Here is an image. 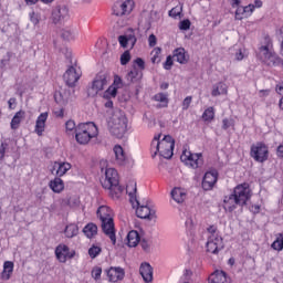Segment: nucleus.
<instances>
[{
	"instance_id": "obj_1",
	"label": "nucleus",
	"mask_w": 283,
	"mask_h": 283,
	"mask_svg": "<svg viewBox=\"0 0 283 283\" xmlns=\"http://www.w3.org/2000/svg\"><path fill=\"white\" fill-rule=\"evenodd\" d=\"M107 114V127L108 132L115 138H123L127 133V116L120 108L108 109Z\"/></svg>"
},
{
	"instance_id": "obj_2",
	"label": "nucleus",
	"mask_w": 283,
	"mask_h": 283,
	"mask_svg": "<svg viewBox=\"0 0 283 283\" xmlns=\"http://www.w3.org/2000/svg\"><path fill=\"white\" fill-rule=\"evenodd\" d=\"M249 200H251V188H249V184H241L234 188L230 196L224 197L223 202L231 213L235 211L237 207H247Z\"/></svg>"
},
{
	"instance_id": "obj_3",
	"label": "nucleus",
	"mask_w": 283,
	"mask_h": 283,
	"mask_svg": "<svg viewBox=\"0 0 283 283\" xmlns=\"http://www.w3.org/2000/svg\"><path fill=\"white\" fill-rule=\"evenodd\" d=\"M101 182L104 189H108L112 198H120V193L125 191V188L119 184L118 171L114 168L104 170Z\"/></svg>"
},
{
	"instance_id": "obj_4",
	"label": "nucleus",
	"mask_w": 283,
	"mask_h": 283,
	"mask_svg": "<svg viewBox=\"0 0 283 283\" xmlns=\"http://www.w3.org/2000/svg\"><path fill=\"white\" fill-rule=\"evenodd\" d=\"M97 217L102 222V231L109 238L113 244H116V229L114 228V218H112V209L107 206H101L97 209Z\"/></svg>"
},
{
	"instance_id": "obj_5",
	"label": "nucleus",
	"mask_w": 283,
	"mask_h": 283,
	"mask_svg": "<svg viewBox=\"0 0 283 283\" xmlns=\"http://www.w3.org/2000/svg\"><path fill=\"white\" fill-rule=\"evenodd\" d=\"M96 136H98V128L92 122L80 124L75 128V139L80 145H87Z\"/></svg>"
},
{
	"instance_id": "obj_6",
	"label": "nucleus",
	"mask_w": 283,
	"mask_h": 283,
	"mask_svg": "<svg viewBox=\"0 0 283 283\" xmlns=\"http://www.w3.org/2000/svg\"><path fill=\"white\" fill-rule=\"evenodd\" d=\"M111 81L109 73L99 72L92 82V85L87 88V96L94 98L99 92H103L107 87Z\"/></svg>"
},
{
	"instance_id": "obj_7",
	"label": "nucleus",
	"mask_w": 283,
	"mask_h": 283,
	"mask_svg": "<svg viewBox=\"0 0 283 283\" xmlns=\"http://www.w3.org/2000/svg\"><path fill=\"white\" fill-rule=\"evenodd\" d=\"M128 196L130 198L132 205H134V202H136L137 205V209H136L137 218H140L142 220H154V218H156V210L151 209L149 205L146 203L140 206V201H138V199L134 197V192H129Z\"/></svg>"
},
{
	"instance_id": "obj_8",
	"label": "nucleus",
	"mask_w": 283,
	"mask_h": 283,
	"mask_svg": "<svg viewBox=\"0 0 283 283\" xmlns=\"http://www.w3.org/2000/svg\"><path fill=\"white\" fill-rule=\"evenodd\" d=\"M250 156L256 163H266L269 160V146L262 142L253 144L250 148Z\"/></svg>"
},
{
	"instance_id": "obj_9",
	"label": "nucleus",
	"mask_w": 283,
	"mask_h": 283,
	"mask_svg": "<svg viewBox=\"0 0 283 283\" xmlns=\"http://www.w3.org/2000/svg\"><path fill=\"white\" fill-rule=\"evenodd\" d=\"M259 50L263 54L264 61L268 63L269 67H282V57H280L277 53L270 51L269 45H263Z\"/></svg>"
},
{
	"instance_id": "obj_10",
	"label": "nucleus",
	"mask_w": 283,
	"mask_h": 283,
	"mask_svg": "<svg viewBox=\"0 0 283 283\" xmlns=\"http://www.w3.org/2000/svg\"><path fill=\"white\" fill-rule=\"evenodd\" d=\"M202 154H191V151L184 150L180 156L181 163H185L188 167L192 169H198L202 165Z\"/></svg>"
},
{
	"instance_id": "obj_11",
	"label": "nucleus",
	"mask_w": 283,
	"mask_h": 283,
	"mask_svg": "<svg viewBox=\"0 0 283 283\" xmlns=\"http://www.w3.org/2000/svg\"><path fill=\"white\" fill-rule=\"evenodd\" d=\"M134 6V0H126L122 4L116 3L113 7V14H115V17H127L132 14Z\"/></svg>"
},
{
	"instance_id": "obj_12",
	"label": "nucleus",
	"mask_w": 283,
	"mask_h": 283,
	"mask_svg": "<svg viewBox=\"0 0 283 283\" xmlns=\"http://www.w3.org/2000/svg\"><path fill=\"white\" fill-rule=\"evenodd\" d=\"M216 182H218V170L207 171L201 184L203 191H211L216 187Z\"/></svg>"
},
{
	"instance_id": "obj_13",
	"label": "nucleus",
	"mask_w": 283,
	"mask_h": 283,
	"mask_svg": "<svg viewBox=\"0 0 283 283\" xmlns=\"http://www.w3.org/2000/svg\"><path fill=\"white\" fill-rule=\"evenodd\" d=\"M206 249L208 253H212L213 255H218L222 249H224V240L222 237H216L214 239H209Z\"/></svg>"
},
{
	"instance_id": "obj_14",
	"label": "nucleus",
	"mask_w": 283,
	"mask_h": 283,
	"mask_svg": "<svg viewBox=\"0 0 283 283\" xmlns=\"http://www.w3.org/2000/svg\"><path fill=\"white\" fill-rule=\"evenodd\" d=\"M55 255L56 259L59 260V262H67V258L69 260H72V258H74V255H76V252L72 251L70 252V247L65 245V244H60L56 247L55 249Z\"/></svg>"
},
{
	"instance_id": "obj_15",
	"label": "nucleus",
	"mask_w": 283,
	"mask_h": 283,
	"mask_svg": "<svg viewBox=\"0 0 283 283\" xmlns=\"http://www.w3.org/2000/svg\"><path fill=\"white\" fill-rule=\"evenodd\" d=\"M70 17V10L66 6H57L52 10L51 19L53 23H61V21H64V19H67Z\"/></svg>"
},
{
	"instance_id": "obj_16",
	"label": "nucleus",
	"mask_w": 283,
	"mask_h": 283,
	"mask_svg": "<svg viewBox=\"0 0 283 283\" xmlns=\"http://www.w3.org/2000/svg\"><path fill=\"white\" fill-rule=\"evenodd\" d=\"M63 78L67 87H75L76 83H78V78H81V75L76 73V69L74 66H70L64 73Z\"/></svg>"
},
{
	"instance_id": "obj_17",
	"label": "nucleus",
	"mask_w": 283,
	"mask_h": 283,
	"mask_svg": "<svg viewBox=\"0 0 283 283\" xmlns=\"http://www.w3.org/2000/svg\"><path fill=\"white\" fill-rule=\"evenodd\" d=\"M106 275L109 282H120V280L125 279V270L120 266H112L106 270Z\"/></svg>"
},
{
	"instance_id": "obj_18",
	"label": "nucleus",
	"mask_w": 283,
	"mask_h": 283,
	"mask_svg": "<svg viewBox=\"0 0 283 283\" xmlns=\"http://www.w3.org/2000/svg\"><path fill=\"white\" fill-rule=\"evenodd\" d=\"M122 83H123V80L118 75H116L113 84L104 92L103 97L116 98V95L118 94V87H120Z\"/></svg>"
},
{
	"instance_id": "obj_19",
	"label": "nucleus",
	"mask_w": 283,
	"mask_h": 283,
	"mask_svg": "<svg viewBox=\"0 0 283 283\" xmlns=\"http://www.w3.org/2000/svg\"><path fill=\"white\" fill-rule=\"evenodd\" d=\"M139 273L144 280V282L149 283L154 281V268L151 264L144 262L139 266Z\"/></svg>"
},
{
	"instance_id": "obj_20",
	"label": "nucleus",
	"mask_w": 283,
	"mask_h": 283,
	"mask_svg": "<svg viewBox=\"0 0 283 283\" xmlns=\"http://www.w3.org/2000/svg\"><path fill=\"white\" fill-rule=\"evenodd\" d=\"M174 61H177V63H180V65H187L189 63V55H187V52L184 48H178L172 53Z\"/></svg>"
},
{
	"instance_id": "obj_21",
	"label": "nucleus",
	"mask_w": 283,
	"mask_h": 283,
	"mask_svg": "<svg viewBox=\"0 0 283 283\" xmlns=\"http://www.w3.org/2000/svg\"><path fill=\"white\" fill-rule=\"evenodd\" d=\"M71 169H72V165L70 163L55 161L53 166V171L56 170L55 176H57L59 178H61V176H65L67 171H70Z\"/></svg>"
},
{
	"instance_id": "obj_22",
	"label": "nucleus",
	"mask_w": 283,
	"mask_h": 283,
	"mask_svg": "<svg viewBox=\"0 0 283 283\" xmlns=\"http://www.w3.org/2000/svg\"><path fill=\"white\" fill-rule=\"evenodd\" d=\"M209 283H231V279L227 277L224 271H216L210 275Z\"/></svg>"
},
{
	"instance_id": "obj_23",
	"label": "nucleus",
	"mask_w": 283,
	"mask_h": 283,
	"mask_svg": "<svg viewBox=\"0 0 283 283\" xmlns=\"http://www.w3.org/2000/svg\"><path fill=\"white\" fill-rule=\"evenodd\" d=\"M46 120H48V113H41L35 122V134H38V136H43V132H45Z\"/></svg>"
},
{
	"instance_id": "obj_24",
	"label": "nucleus",
	"mask_w": 283,
	"mask_h": 283,
	"mask_svg": "<svg viewBox=\"0 0 283 283\" xmlns=\"http://www.w3.org/2000/svg\"><path fill=\"white\" fill-rule=\"evenodd\" d=\"M140 242V234L136 230H132L127 234V245L132 249L138 247Z\"/></svg>"
},
{
	"instance_id": "obj_25",
	"label": "nucleus",
	"mask_w": 283,
	"mask_h": 283,
	"mask_svg": "<svg viewBox=\"0 0 283 283\" xmlns=\"http://www.w3.org/2000/svg\"><path fill=\"white\" fill-rule=\"evenodd\" d=\"M14 271V263L11 261H6L3 263V271L1 273V280H10L12 273Z\"/></svg>"
},
{
	"instance_id": "obj_26",
	"label": "nucleus",
	"mask_w": 283,
	"mask_h": 283,
	"mask_svg": "<svg viewBox=\"0 0 283 283\" xmlns=\"http://www.w3.org/2000/svg\"><path fill=\"white\" fill-rule=\"evenodd\" d=\"M113 151L115 154L118 165H125V160H127V156L125 155V150H123V146L116 145Z\"/></svg>"
},
{
	"instance_id": "obj_27",
	"label": "nucleus",
	"mask_w": 283,
	"mask_h": 283,
	"mask_svg": "<svg viewBox=\"0 0 283 283\" xmlns=\"http://www.w3.org/2000/svg\"><path fill=\"white\" fill-rule=\"evenodd\" d=\"M50 188L54 193H61V191L65 188L63 180L61 177H55L54 180L50 181Z\"/></svg>"
},
{
	"instance_id": "obj_28",
	"label": "nucleus",
	"mask_w": 283,
	"mask_h": 283,
	"mask_svg": "<svg viewBox=\"0 0 283 283\" xmlns=\"http://www.w3.org/2000/svg\"><path fill=\"white\" fill-rule=\"evenodd\" d=\"M174 144H166V146L160 147L159 155L167 160L171 159L174 157Z\"/></svg>"
},
{
	"instance_id": "obj_29",
	"label": "nucleus",
	"mask_w": 283,
	"mask_h": 283,
	"mask_svg": "<svg viewBox=\"0 0 283 283\" xmlns=\"http://www.w3.org/2000/svg\"><path fill=\"white\" fill-rule=\"evenodd\" d=\"M25 112H17L13 118L11 119V129H19V125H21V120H23Z\"/></svg>"
},
{
	"instance_id": "obj_30",
	"label": "nucleus",
	"mask_w": 283,
	"mask_h": 283,
	"mask_svg": "<svg viewBox=\"0 0 283 283\" xmlns=\"http://www.w3.org/2000/svg\"><path fill=\"white\" fill-rule=\"evenodd\" d=\"M227 92H228L227 84L219 82L216 85H213L211 94L212 96H220L222 94H227Z\"/></svg>"
},
{
	"instance_id": "obj_31",
	"label": "nucleus",
	"mask_w": 283,
	"mask_h": 283,
	"mask_svg": "<svg viewBox=\"0 0 283 283\" xmlns=\"http://www.w3.org/2000/svg\"><path fill=\"white\" fill-rule=\"evenodd\" d=\"M83 233L86 235V238H94V235L98 233V227L94 223H88L84 227Z\"/></svg>"
},
{
	"instance_id": "obj_32",
	"label": "nucleus",
	"mask_w": 283,
	"mask_h": 283,
	"mask_svg": "<svg viewBox=\"0 0 283 283\" xmlns=\"http://www.w3.org/2000/svg\"><path fill=\"white\" fill-rule=\"evenodd\" d=\"M126 78L130 83H136L143 78V72L138 71V69H133L130 72H128Z\"/></svg>"
},
{
	"instance_id": "obj_33",
	"label": "nucleus",
	"mask_w": 283,
	"mask_h": 283,
	"mask_svg": "<svg viewBox=\"0 0 283 283\" xmlns=\"http://www.w3.org/2000/svg\"><path fill=\"white\" fill-rule=\"evenodd\" d=\"M185 196L187 195L180 188H175L171 190V198L175 200V202H185Z\"/></svg>"
},
{
	"instance_id": "obj_34",
	"label": "nucleus",
	"mask_w": 283,
	"mask_h": 283,
	"mask_svg": "<svg viewBox=\"0 0 283 283\" xmlns=\"http://www.w3.org/2000/svg\"><path fill=\"white\" fill-rule=\"evenodd\" d=\"M167 145L176 147V140L171 138V135H166L160 143H157V151H160V147H167Z\"/></svg>"
},
{
	"instance_id": "obj_35",
	"label": "nucleus",
	"mask_w": 283,
	"mask_h": 283,
	"mask_svg": "<svg viewBox=\"0 0 283 283\" xmlns=\"http://www.w3.org/2000/svg\"><path fill=\"white\" fill-rule=\"evenodd\" d=\"M64 233H65L66 238H74V235L78 234V226H76L74 223L66 226Z\"/></svg>"
},
{
	"instance_id": "obj_36",
	"label": "nucleus",
	"mask_w": 283,
	"mask_h": 283,
	"mask_svg": "<svg viewBox=\"0 0 283 283\" xmlns=\"http://www.w3.org/2000/svg\"><path fill=\"white\" fill-rule=\"evenodd\" d=\"M202 118L203 120H206L207 123H211V120H213V118H216V111L213 109V107H208L203 114H202Z\"/></svg>"
},
{
	"instance_id": "obj_37",
	"label": "nucleus",
	"mask_w": 283,
	"mask_h": 283,
	"mask_svg": "<svg viewBox=\"0 0 283 283\" xmlns=\"http://www.w3.org/2000/svg\"><path fill=\"white\" fill-rule=\"evenodd\" d=\"M274 251H283V234L280 233L271 245Z\"/></svg>"
},
{
	"instance_id": "obj_38",
	"label": "nucleus",
	"mask_w": 283,
	"mask_h": 283,
	"mask_svg": "<svg viewBox=\"0 0 283 283\" xmlns=\"http://www.w3.org/2000/svg\"><path fill=\"white\" fill-rule=\"evenodd\" d=\"M61 39L64 41H72L74 39V32L71 29H62L60 33Z\"/></svg>"
},
{
	"instance_id": "obj_39",
	"label": "nucleus",
	"mask_w": 283,
	"mask_h": 283,
	"mask_svg": "<svg viewBox=\"0 0 283 283\" xmlns=\"http://www.w3.org/2000/svg\"><path fill=\"white\" fill-rule=\"evenodd\" d=\"M143 122L146 123L148 127H156V118L153 117V115L145 113L143 116Z\"/></svg>"
},
{
	"instance_id": "obj_40",
	"label": "nucleus",
	"mask_w": 283,
	"mask_h": 283,
	"mask_svg": "<svg viewBox=\"0 0 283 283\" xmlns=\"http://www.w3.org/2000/svg\"><path fill=\"white\" fill-rule=\"evenodd\" d=\"M103 250L101 249V247H97V245H93L88 249V255L90 258H92V260H94V258L101 255V252Z\"/></svg>"
},
{
	"instance_id": "obj_41",
	"label": "nucleus",
	"mask_w": 283,
	"mask_h": 283,
	"mask_svg": "<svg viewBox=\"0 0 283 283\" xmlns=\"http://www.w3.org/2000/svg\"><path fill=\"white\" fill-rule=\"evenodd\" d=\"M169 17H171L172 19H176L177 17H181L182 14V6H177L175 8H172L170 11H169Z\"/></svg>"
},
{
	"instance_id": "obj_42",
	"label": "nucleus",
	"mask_w": 283,
	"mask_h": 283,
	"mask_svg": "<svg viewBox=\"0 0 283 283\" xmlns=\"http://www.w3.org/2000/svg\"><path fill=\"white\" fill-rule=\"evenodd\" d=\"M126 39L128 41V44H130V48H134V45H136L137 39L134 30H129L128 33H126Z\"/></svg>"
},
{
	"instance_id": "obj_43",
	"label": "nucleus",
	"mask_w": 283,
	"mask_h": 283,
	"mask_svg": "<svg viewBox=\"0 0 283 283\" xmlns=\"http://www.w3.org/2000/svg\"><path fill=\"white\" fill-rule=\"evenodd\" d=\"M158 143H160V135L155 136L153 142H151V147H155V153L151 155V158H156V156H158Z\"/></svg>"
},
{
	"instance_id": "obj_44",
	"label": "nucleus",
	"mask_w": 283,
	"mask_h": 283,
	"mask_svg": "<svg viewBox=\"0 0 283 283\" xmlns=\"http://www.w3.org/2000/svg\"><path fill=\"white\" fill-rule=\"evenodd\" d=\"M129 61H132V54L129 53V51H125L120 55V65H127V63H129Z\"/></svg>"
},
{
	"instance_id": "obj_45",
	"label": "nucleus",
	"mask_w": 283,
	"mask_h": 283,
	"mask_svg": "<svg viewBox=\"0 0 283 283\" xmlns=\"http://www.w3.org/2000/svg\"><path fill=\"white\" fill-rule=\"evenodd\" d=\"M155 101L164 103L163 107H167L168 99L165 93H158L157 95H155Z\"/></svg>"
},
{
	"instance_id": "obj_46",
	"label": "nucleus",
	"mask_w": 283,
	"mask_h": 283,
	"mask_svg": "<svg viewBox=\"0 0 283 283\" xmlns=\"http://www.w3.org/2000/svg\"><path fill=\"white\" fill-rule=\"evenodd\" d=\"M8 143L2 142L0 145V163L6 158V151H8Z\"/></svg>"
},
{
	"instance_id": "obj_47",
	"label": "nucleus",
	"mask_w": 283,
	"mask_h": 283,
	"mask_svg": "<svg viewBox=\"0 0 283 283\" xmlns=\"http://www.w3.org/2000/svg\"><path fill=\"white\" fill-rule=\"evenodd\" d=\"M208 233H210L211 235L209 237V240H213L216 238H220L219 235H216V233L218 232V228L216 226H210L207 229Z\"/></svg>"
},
{
	"instance_id": "obj_48",
	"label": "nucleus",
	"mask_w": 283,
	"mask_h": 283,
	"mask_svg": "<svg viewBox=\"0 0 283 283\" xmlns=\"http://www.w3.org/2000/svg\"><path fill=\"white\" fill-rule=\"evenodd\" d=\"M103 273V269L102 268H94L92 271V277H94V280H101V275Z\"/></svg>"
},
{
	"instance_id": "obj_49",
	"label": "nucleus",
	"mask_w": 283,
	"mask_h": 283,
	"mask_svg": "<svg viewBox=\"0 0 283 283\" xmlns=\"http://www.w3.org/2000/svg\"><path fill=\"white\" fill-rule=\"evenodd\" d=\"M172 65H174V57L171 55H168L164 63V69L171 70Z\"/></svg>"
},
{
	"instance_id": "obj_50",
	"label": "nucleus",
	"mask_w": 283,
	"mask_h": 283,
	"mask_svg": "<svg viewBox=\"0 0 283 283\" xmlns=\"http://www.w3.org/2000/svg\"><path fill=\"white\" fill-rule=\"evenodd\" d=\"M242 14H247L244 7H238V9L235 11V19L238 21H242V19H243Z\"/></svg>"
},
{
	"instance_id": "obj_51",
	"label": "nucleus",
	"mask_w": 283,
	"mask_h": 283,
	"mask_svg": "<svg viewBox=\"0 0 283 283\" xmlns=\"http://www.w3.org/2000/svg\"><path fill=\"white\" fill-rule=\"evenodd\" d=\"M191 28V21L189 19L182 20L179 23V29L181 30H189Z\"/></svg>"
},
{
	"instance_id": "obj_52",
	"label": "nucleus",
	"mask_w": 283,
	"mask_h": 283,
	"mask_svg": "<svg viewBox=\"0 0 283 283\" xmlns=\"http://www.w3.org/2000/svg\"><path fill=\"white\" fill-rule=\"evenodd\" d=\"M154 52H155V55L151 57V63H160V56H159L161 52L160 48H156Z\"/></svg>"
},
{
	"instance_id": "obj_53",
	"label": "nucleus",
	"mask_w": 283,
	"mask_h": 283,
	"mask_svg": "<svg viewBox=\"0 0 283 283\" xmlns=\"http://www.w3.org/2000/svg\"><path fill=\"white\" fill-rule=\"evenodd\" d=\"M118 42H119V45H122L123 48H127V45H128L127 34L119 35L118 36Z\"/></svg>"
},
{
	"instance_id": "obj_54",
	"label": "nucleus",
	"mask_w": 283,
	"mask_h": 283,
	"mask_svg": "<svg viewBox=\"0 0 283 283\" xmlns=\"http://www.w3.org/2000/svg\"><path fill=\"white\" fill-rule=\"evenodd\" d=\"M65 125L67 132H74V129H76V123L72 119L67 120Z\"/></svg>"
},
{
	"instance_id": "obj_55",
	"label": "nucleus",
	"mask_w": 283,
	"mask_h": 283,
	"mask_svg": "<svg viewBox=\"0 0 283 283\" xmlns=\"http://www.w3.org/2000/svg\"><path fill=\"white\" fill-rule=\"evenodd\" d=\"M229 127H233V119L224 118L222 120V129H228Z\"/></svg>"
},
{
	"instance_id": "obj_56",
	"label": "nucleus",
	"mask_w": 283,
	"mask_h": 283,
	"mask_svg": "<svg viewBox=\"0 0 283 283\" xmlns=\"http://www.w3.org/2000/svg\"><path fill=\"white\" fill-rule=\"evenodd\" d=\"M30 21L33 23V25H39V14H36L35 12H31Z\"/></svg>"
},
{
	"instance_id": "obj_57",
	"label": "nucleus",
	"mask_w": 283,
	"mask_h": 283,
	"mask_svg": "<svg viewBox=\"0 0 283 283\" xmlns=\"http://www.w3.org/2000/svg\"><path fill=\"white\" fill-rule=\"evenodd\" d=\"M135 65H137L139 67V70H145V60L142 57H137L134 61Z\"/></svg>"
},
{
	"instance_id": "obj_58",
	"label": "nucleus",
	"mask_w": 283,
	"mask_h": 283,
	"mask_svg": "<svg viewBox=\"0 0 283 283\" xmlns=\"http://www.w3.org/2000/svg\"><path fill=\"white\" fill-rule=\"evenodd\" d=\"M139 242L143 251L149 252L150 245H149V242H147V239H143Z\"/></svg>"
},
{
	"instance_id": "obj_59",
	"label": "nucleus",
	"mask_w": 283,
	"mask_h": 283,
	"mask_svg": "<svg viewBox=\"0 0 283 283\" xmlns=\"http://www.w3.org/2000/svg\"><path fill=\"white\" fill-rule=\"evenodd\" d=\"M189 105H191V96H188L182 102V109H189Z\"/></svg>"
},
{
	"instance_id": "obj_60",
	"label": "nucleus",
	"mask_w": 283,
	"mask_h": 283,
	"mask_svg": "<svg viewBox=\"0 0 283 283\" xmlns=\"http://www.w3.org/2000/svg\"><path fill=\"white\" fill-rule=\"evenodd\" d=\"M156 41H157L156 35L150 34L149 38H148L149 46H150V48H155Z\"/></svg>"
},
{
	"instance_id": "obj_61",
	"label": "nucleus",
	"mask_w": 283,
	"mask_h": 283,
	"mask_svg": "<svg viewBox=\"0 0 283 283\" xmlns=\"http://www.w3.org/2000/svg\"><path fill=\"white\" fill-rule=\"evenodd\" d=\"M8 105H9V109H14V108L17 107V98L11 97V98L8 101Z\"/></svg>"
},
{
	"instance_id": "obj_62",
	"label": "nucleus",
	"mask_w": 283,
	"mask_h": 283,
	"mask_svg": "<svg viewBox=\"0 0 283 283\" xmlns=\"http://www.w3.org/2000/svg\"><path fill=\"white\" fill-rule=\"evenodd\" d=\"M243 10H245V11H244L245 13H247V12H250V14H251V13H253V10H255V6L249 4V6H247V7H243Z\"/></svg>"
},
{
	"instance_id": "obj_63",
	"label": "nucleus",
	"mask_w": 283,
	"mask_h": 283,
	"mask_svg": "<svg viewBox=\"0 0 283 283\" xmlns=\"http://www.w3.org/2000/svg\"><path fill=\"white\" fill-rule=\"evenodd\" d=\"M240 3H242V0H230L232 8H239Z\"/></svg>"
},
{
	"instance_id": "obj_64",
	"label": "nucleus",
	"mask_w": 283,
	"mask_h": 283,
	"mask_svg": "<svg viewBox=\"0 0 283 283\" xmlns=\"http://www.w3.org/2000/svg\"><path fill=\"white\" fill-rule=\"evenodd\" d=\"M276 155H277L279 158H283V145H280L276 148Z\"/></svg>"
}]
</instances>
